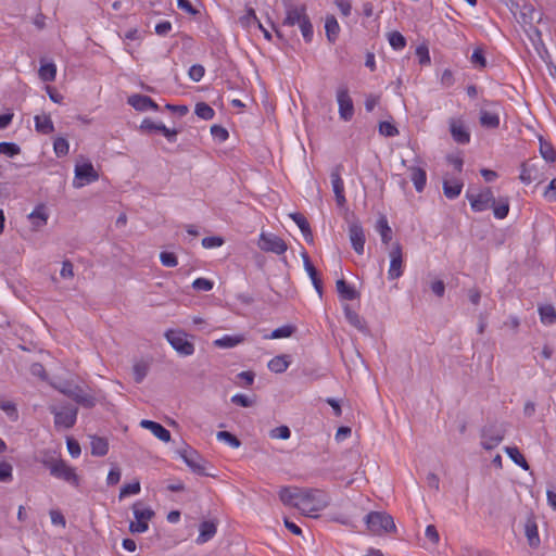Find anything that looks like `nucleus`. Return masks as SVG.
Returning <instances> with one entry per match:
<instances>
[{
    "instance_id": "22",
    "label": "nucleus",
    "mask_w": 556,
    "mask_h": 556,
    "mask_svg": "<svg viewBox=\"0 0 556 556\" xmlns=\"http://www.w3.org/2000/svg\"><path fill=\"white\" fill-rule=\"evenodd\" d=\"M308 17L305 13V7H295L289 5L287 9V15L283 20V25L293 26L295 24H301L302 20Z\"/></svg>"
},
{
    "instance_id": "56",
    "label": "nucleus",
    "mask_w": 556,
    "mask_h": 556,
    "mask_svg": "<svg viewBox=\"0 0 556 556\" xmlns=\"http://www.w3.org/2000/svg\"><path fill=\"white\" fill-rule=\"evenodd\" d=\"M163 124L154 123L150 118H144L140 125V130L143 132L161 131Z\"/></svg>"
},
{
    "instance_id": "3",
    "label": "nucleus",
    "mask_w": 556,
    "mask_h": 556,
    "mask_svg": "<svg viewBox=\"0 0 556 556\" xmlns=\"http://www.w3.org/2000/svg\"><path fill=\"white\" fill-rule=\"evenodd\" d=\"M365 522L375 534L393 532L396 529L393 517L384 511H370L366 515Z\"/></svg>"
},
{
    "instance_id": "59",
    "label": "nucleus",
    "mask_w": 556,
    "mask_h": 556,
    "mask_svg": "<svg viewBox=\"0 0 556 556\" xmlns=\"http://www.w3.org/2000/svg\"><path fill=\"white\" fill-rule=\"evenodd\" d=\"M192 288L198 291H210L213 289V281L206 278H197L192 282Z\"/></svg>"
},
{
    "instance_id": "55",
    "label": "nucleus",
    "mask_w": 556,
    "mask_h": 556,
    "mask_svg": "<svg viewBox=\"0 0 556 556\" xmlns=\"http://www.w3.org/2000/svg\"><path fill=\"white\" fill-rule=\"evenodd\" d=\"M379 132L386 137H394L399 134V130L390 122H380Z\"/></svg>"
},
{
    "instance_id": "28",
    "label": "nucleus",
    "mask_w": 556,
    "mask_h": 556,
    "mask_svg": "<svg viewBox=\"0 0 556 556\" xmlns=\"http://www.w3.org/2000/svg\"><path fill=\"white\" fill-rule=\"evenodd\" d=\"M325 30L328 41L331 43L336 42L340 31V26L334 15H328L326 17Z\"/></svg>"
},
{
    "instance_id": "4",
    "label": "nucleus",
    "mask_w": 556,
    "mask_h": 556,
    "mask_svg": "<svg viewBox=\"0 0 556 556\" xmlns=\"http://www.w3.org/2000/svg\"><path fill=\"white\" fill-rule=\"evenodd\" d=\"M505 432L504 425L490 424L484 426L481 430L482 447L488 451L495 448L503 441Z\"/></svg>"
},
{
    "instance_id": "1",
    "label": "nucleus",
    "mask_w": 556,
    "mask_h": 556,
    "mask_svg": "<svg viewBox=\"0 0 556 556\" xmlns=\"http://www.w3.org/2000/svg\"><path fill=\"white\" fill-rule=\"evenodd\" d=\"M41 464L49 469L50 475L56 479H61L73 486H79V477L77 476L75 468L68 466L62 458H55L51 454H47Z\"/></svg>"
},
{
    "instance_id": "58",
    "label": "nucleus",
    "mask_w": 556,
    "mask_h": 556,
    "mask_svg": "<svg viewBox=\"0 0 556 556\" xmlns=\"http://www.w3.org/2000/svg\"><path fill=\"white\" fill-rule=\"evenodd\" d=\"M211 134L215 139H217L220 142L227 140L229 136L228 130L220 125H213L211 127Z\"/></svg>"
},
{
    "instance_id": "27",
    "label": "nucleus",
    "mask_w": 556,
    "mask_h": 556,
    "mask_svg": "<svg viewBox=\"0 0 556 556\" xmlns=\"http://www.w3.org/2000/svg\"><path fill=\"white\" fill-rule=\"evenodd\" d=\"M290 217L301 229V231L304 236V239L307 242L312 243L313 235H312V230H311L307 219L301 213H291Z\"/></svg>"
},
{
    "instance_id": "21",
    "label": "nucleus",
    "mask_w": 556,
    "mask_h": 556,
    "mask_svg": "<svg viewBox=\"0 0 556 556\" xmlns=\"http://www.w3.org/2000/svg\"><path fill=\"white\" fill-rule=\"evenodd\" d=\"M217 532V523L213 520H205L199 526V535L195 540L198 544L208 542Z\"/></svg>"
},
{
    "instance_id": "17",
    "label": "nucleus",
    "mask_w": 556,
    "mask_h": 556,
    "mask_svg": "<svg viewBox=\"0 0 556 556\" xmlns=\"http://www.w3.org/2000/svg\"><path fill=\"white\" fill-rule=\"evenodd\" d=\"M128 104L131 105L137 111H147V110H159V105L153 101L152 98L144 94H132L128 98Z\"/></svg>"
},
{
    "instance_id": "8",
    "label": "nucleus",
    "mask_w": 556,
    "mask_h": 556,
    "mask_svg": "<svg viewBox=\"0 0 556 556\" xmlns=\"http://www.w3.org/2000/svg\"><path fill=\"white\" fill-rule=\"evenodd\" d=\"M466 198L475 212H483L495 204V198L491 188H484L480 193L473 194L467 191Z\"/></svg>"
},
{
    "instance_id": "18",
    "label": "nucleus",
    "mask_w": 556,
    "mask_h": 556,
    "mask_svg": "<svg viewBox=\"0 0 556 556\" xmlns=\"http://www.w3.org/2000/svg\"><path fill=\"white\" fill-rule=\"evenodd\" d=\"M302 258H303V265H304L305 271L309 276V278L312 280V283H313L315 290L317 291L318 295L321 296V294H323V282H321V279L319 277V274H318L317 269L315 268V266L311 262V258H309V256L307 255L306 252L302 253Z\"/></svg>"
},
{
    "instance_id": "40",
    "label": "nucleus",
    "mask_w": 556,
    "mask_h": 556,
    "mask_svg": "<svg viewBox=\"0 0 556 556\" xmlns=\"http://www.w3.org/2000/svg\"><path fill=\"white\" fill-rule=\"evenodd\" d=\"M480 124L486 128H497L500 125V117L495 113L489 111H481Z\"/></svg>"
},
{
    "instance_id": "54",
    "label": "nucleus",
    "mask_w": 556,
    "mask_h": 556,
    "mask_svg": "<svg viewBox=\"0 0 556 556\" xmlns=\"http://www.w3.org/2000/svg\"><path fill=\"white\" fill-rule=\"evenodd\" d=\"M299 26L304 40L309 42L313 38V25L309 21V17L302 20V23Z\"/></svg>"
},
{
    "instance_id": "63",
    "label": "nucleus",
    "mask_w": 556,
    "mask_h": 556,
    "mask_svg": "<svg viewBox=\"0 0 556 556\" xmlns=\"http://www.w3.org/2000/svg\"><path fill=\"white\" fill-rule=\"evenodd\" d=\"M161 263L166 267H175L177 265V257L172 252H162L160 254Z\"/></svg>"
},
{
    "instance_id": "10",
    "label": "nucleus",
    "mask_w": 556,
    "mask_h": 556,
    "mask_svg": "<svg viewBox=\"0 0 556 556\" xmlns=\"http://www.w3.org/2000/svg\"><path fill=\"white\" fill-rule=\"evenodd\" d=\"M390 267L388 270V278L394 280L403 275V251L400 242H394L391 247L390 253Z\"/></svg>"
},
{
    "instance_id": "19",
    "label": "nucleus",
    "mask_w": 556,
    "mask_h": 556,
    "mask_svg": "<svg viewBox=\"0 0 556 556\" xmlns=\"http://www.w3.org/2000/svg\"><path fill=\"white\" fill-rule=\"evenodd\" d=\"M450 131L455 142L466 144L470 141V134L460 121H450Z\"/></svg>"
},
{
    "instance_id": "35",
    "label": "nucleus",
    "mask_w": 556,
    "mask_h": 556,
    "mask_svg": "<svg viewBox=\"0 0 556 556\" xmlns=\"http://www.w3.org/2000/svg\"><path fill=\"white\" fill-rule=\"evenodd\" d=\"M505 453L508 457L518 466H520L523 470H529L530 466L523 455L520 453L518 447L516 446H506L504 448Z\"/></svg>"
},
{
    "instance_id": "46",
    "label": "nucleus",
    "mask_w": 556,
    "mask_h": 556,
    "mask_svg": "<svg viewBox=\"0 0 556 556\" xmlns=\"http://www.w3.org/2000/svg\"><path fill=\"white\" fill-rule=\"evenodd\" d=\"M296 328L291 325H285L282 327L276 328L271 331L270 336L268 338L270 339H281V338H289L295 332Z\"/></svg>"
},
{
    "instance_id": "62",
    "label": "nucleus",
    "mask_w": 556,
    "mask_h": 556,
    "mask_svg": "<svg viewBox=\"0 0 556 556\" xmlns=\"http://www.w3.org/2000/svg\"><path fill=\"white\" fill-rule=\"evenodd\" d=\"M224 243V239L222 237L213 236L205 237L202 239V245L205 249H213L220 247Z\"/></svg>"
},
{
    "instance_id": "57",
    "label": "nucleus",
    "mask_w": 556,
    "mask_h": 556,
    "mask_svg": "<svg viewBox=\"0 0 556 556\" xmlns=\"http://www.w3.org/2000/svg\"><path fill=\"white\" fill-rule=\"evenodd\" d=\"M239 22L243 27H250L252 24L257 25L260 23L253 9H250L245 15L241 16Z\"/></svg>"
},
{
    "instance_id": "25",
    "label": "nucleus",
    "mask_w": 556,
    "mask_h": 556,
    "mask_svg": "<svg viewBox=\"0 0 556 556\" xmlns=\"http://www.w3.org/2000/svg\"><path fill=\"white\" fill-rule=\"evenodd\" d=\"M290 365V356L289 355H278L271 358L267 367L270 371L275 374H282L285 372Z\"/></svg>"
},
{
    "instance_id": "14",
    "label": "nucleus",
    "mask_w": 556,
    "mask_h": 556,
    "mask_svg": "<svg viewBox=\"0 0 556 556\" xmlns=\"http://www.w3.org/2000/svg\"><path fill=\"white\" fill-rule=\"evenodd\" d=\"M349 238H350L353 250L359 255L363 254L366 238H365L364 229H363L362 225L359 224V222L356 220V222L350 223Z\"/></svg>"
},
{
    "instance_id": "23",
    "label": "nucleus",
    "mask_w": 556,
    "mask_h": 556,
    "mask_svg": "<svg viewBox=\"0 0 556 556\" xmlns=\"http://www.w3.org/2000/svg\"><path fill=\"white\" fill-rule=\"evenodd\" d=\"M344 315L351 326L355 327L357 330L364 333L368 332V328L363 317L353 311L350 305L344 306Z\"/></svg>"
},
{
    "instance_id": "50",
    "label": "nucleus",
    "mask_w": 556,
    "mask_h": 556,
    "mask_svg": "<svg viewBox=\"0 0 556 556\" xmlns=\"http://www.w3.org/2000/svg\"><path fill=\"white\" fill-rule=\"evenodd\" d=\"M216 437L218 440L228 443L231 447L238 448L241 445L240 440L229 431H218Z\"/></svg>"
},
{
    "instance_id": "26",
    "label": "nucleus",
    "mask_w": 556,
    "mask_h": 556,
    "mask_svg": "<svg viewBox=\"0 0 556 556\" xmlns=\"http://www.w3.org/2000/svg\"><path fill=\"white\" fill-rule=\"evenodd\" d=\"M462 189L463 182L460 180L444 179L443 181V193L450 200L456 199L460 194Z\"/></svg>"
},
{
    "instance_id": "36",
    "label": "nucleus",
    "mask_w": 556,
    "mask_h": 556,
    "mask_svg": "<svg viewBox=\"0 0 556 556\" xmlns=\"http://www.w3.org/2000/svg\"><path fill=\"white\" fill-rule=\"evenodd\" d=\"M244 341V337L239 336H224L220 339L214 341V345L220 349H231L236 345L242 343Z\"/></svg>"
},
{
    "instance_id": "30",
    "label": "nucleus",
    "mask_w": 556,
    "mask_h": 556,
    "mask_svg": "<svg viewBox=\"0 0 556 556\" xmlns=\"http://www.w3.org/2000/svg\"><path fill=\"white\" fill-rule=\"evenodd\" d=\"M410 179L415 186L417 192H421L425 189L427 182V174L425 169L420 167H410Z\"/></svg>"
},
{
    "instance_id": "15",
    "label": "nucleus",
    "mask_w": 556,
    "mask_h": 556,
    "mask_svg": "<svg viewBox=\"0 0 556 556\" xmlns=\"http://www.w3.org/2000/svg\"><path fill=\"white\" fill-rule=\"evenodd\" d=\"M342 168H343V166L341 164H339L332 169V172L330 174L332 190H333V193L336 197V202H337L338 206H343L346 202V199L344 195V184L341 178Z\"/></svg>"
},
{
    "instance_id": "29",
    "label": "nucleus",
    "mask_w": 556,
    "mask_h": 556,
    "mask_svg": "<svg viewBox=\"0 0 556 556\" xmlns=\"http://www.w3.org/2000/svg\"><path fill=\"white\" fill-rule=\"evenodd\" d=\"M520 176L519 179L526 184L529 185L531 181L535 180L538 178L536 176V166L535 164L531 163L530 161L523 162L520 166Z\"/></svg>"
},
{
    "instance_id": "32",
    "label": "nucleus",
    "mask_w": 556,
    "mask_h": 556,
    "mask_svg": "<svg viewBox=\"0 0 556 556\" xmlns=\"http://www.w3.org/2000/svg\"><path fill=\"white\" fill-rule=\"evenodd\" d=\"M35 128L42 135H49L54 131V126L49 115H36Z\"/></svg>"
},
{
    "instance_id": "41",
    "label": "nucleus",
    "mask_w": 556,
    "mask_h": 556,
    "mask_svg": "<svg viewBox=\"0 0 556 556\" xmlns=\"http://www.w3.org/2000/svg\"><path fill=\"white\" fill-rule=\"evenodd\" d=\"M56 67L53 63L42 64L39 68V77L45 83H50L55 79Z\"/></svg>"
},
{
    "instance_id": "44",
    "label": "nucleus",
    "mask_w": 556,
    "mask_h": 556,
    "mask_svg": "<svg viewBox=\"0 0 556 556\" xmlns=\"http://www.w3.org/2000/svg\"><path fill=\"white\" fill-rule=\"evenodd\" d=\"M194 112L197 116L205 121L212 119L215 115L214 110L204 102L197 103Z\"/></svg>"
},
{
    "instance_id": "51",
    "label": "nucleus",
    "mask_w": 556,
    "mask_h": 556,
    "mask_svg": "<svg viewBox=\"0 0 556 556\" xmlns=\"http://www.w3.org/2000/svg\"><path fill=\"white\" fill-rule=\"evenodd\" d=\"M521 15L523 16V20L529 18V23H532L534 21L540 22L541 21V14L538 13L534 8L531 4H525L521 10Z\"/></svg>"
},
{
    "instance_id": "45",
    "label": "nucleus",
    "mask_w": 556,
    "mask_h": 556,
    "mask_svg": "<svg viewBox=\"0 0 556 556\" xmlns=\"http://www.w3.org/2000/svg\"><path fill=\"white\" fill-rule=\"evenodd\" d=\"M29 219H38V222H34V225L36 227H40L47 223L48 215L46 213L45 206L39 205L37 206L29 215Z\"/></svg>"
},
{
    "instance_id": "64",
    "label": "nucleus",
    "mask_w": 556,
    "mask_h": 556,
    "mask_svg": "<svg viewBox=\"0 0 556 556\" xmlns=\"http://www.w3.org/2000/svg\"><path fill=\"white\" fill-rule=\"evenodd\" d=\"M471 62L479 67H485L486 66V60L483 53V50L480 48L475 49L472 55H471Z\"/></svg>"
},
{
    "instance_id": "37",
    "label": "nucleus",
    "mask_w": 556,
    "mask_h": 556,
    "mask_svg": "<svg viewBox=\"0 0 556 556\" xmlns=\"http://www.w3.org/2000/svg\"><path fill=\"white\" fill-rule=\"evenodd\" d=\"M540 319L544 325H553L556 321V311L551 304L539 307Z\"/></svg>"
},
{
    "instance_id": "38",
    "label": "nucleus",
    "mask_w": 556,
    "mask_h": 556,
    "mask_svg": "<svg viewBox=\"0 0 556 556\" xmlns=\"http://www.w3.org/2000/svg\"><path fill=\"white\" fill-rule=\"evenodd\" d=\"M132 513L136 520L146 522L151 520L155 515L150 507L141 508L140 502H137L132 505Z\"/></svg>"
},
{
    "instance_id": "13",
    "label": "nucleus",
    "mask_w": 556,
    "mask_h": 556,
    "mask_svg": "<svg viewBox=\"0 0 556 556\" xmlns=\"http://www.w3.org/2000/svg\"><path fill=\"white\" fill-rule=\"evenodd\" d=\"M75 179L79 180L77 184L74 182L75 187H83L87 184L97 181L99 179V174L94 169L92 163L87 161L81 164H76Z\"/></svg>"
},
{
    "instance_id": "52",
    "label": "nucleus",
    "mask_w": 556,
    "mask_h": 556,
    "mask_svg": "<svg viewBox=\"0 0 556 556\" xmlns=\"http://www.w3.org/2000/svg\"><path fill=\"white\" fill-rule=\"evenodd\" d=\"M140 492V482L135 481L132 483H127L122 486L119 491V498H124L128 495L138 494Z\"/></svg>"
},
{
    "instance_id": "48",
    "label": "nucleus",
    "mask_w": 556,
    "mask_h": 556,
    "mask_svg": "<svg viewBox=\"0 0 556 556\" xmlns=\"http://www.w3.org/2000/svg\"><path fill=\"white\" fill-rule=\"evenodd\" d=\"M0 153L13 157L21 153V148L14 142L2 141L0 142Z\"/></svg>"
},
{
    "instance_id": "34",
    "label": "nucleus",
    "mask_w": 556,
    "mask_h": 556,
    "mask_svg": "<svg viewBox=\"0 0 556 556\" xmlns=\"http://www.w3.org/2000/svg\"><path fill=\"white\" fill-rule=\"evenodd\" d=\"M91 454L93 456H104L109 452V443L106 439L93 435L91 437Z\"/></svg>"
},
{
    "instance_id": "33",
    "label": "nucleus",
    "mask_w": 556,
    "mask_h": 556,
    "mask_svg": "<svg viewBox=\"0 0 556 556\" xmlns=\"http://www.w3.org/2000/svg\"><path fill=\"white\" fill-rule=\"evenodd\" d=\"M376 229L380 233L383 244H388L392 240V229L389 226L388 219L384 215H381L378 218Z\"/></svg>"
},
{
    "instance_id": "6",
    "label": "nucleus",
    "mask_w": 556,
    "mask_h": 556,
    "mask_svg": "<svg viewBox=\"0 0 556 556\" xmlns=\"http://www.w3.org/2000/svg\"><path fill=\"white\" fill-rule=\"evenodd\" d=\"M165 338L172 348L184 356L192 355L194 352V345L187 340V336L182 331L168 330L165 333Z\"/></svg>"
},
{
    "instance_id": "2",
    "label": "nucleus",
    "mask_w": 556,
    "mask_h": 556,
    "mask_svg": "<svg viewBox=\"0 0 556 556\" xmlns=\"http://www.w3.org/2000/svg\"><path fill=\"white\" fill-rule=\"evenodd\" d=\"M330 503L328 494L321 490L303 489L301 511L306 516L326 508Z\"/></svg>"
},
{
    "instance_id": "12",
    "label": "nucleus",
    "mask_w": 556,
    "mask_h": 556,
    "mask_svg": "<svg viewBox=\"0 0 556 556\" xmlns=\"http://www.w3.org/2000/svg\"><path fill=\"white\" fill-rule=\"evenodd\" d=\"M337 101L339 105L340 117L345 122L351 121L354 115V105L346 86H341L338 88Z\"/></svg>"
},
{
    "instance_id": "7",
    "label": "nucleus",
    "mask_w": 556,
    "mask_h": 556,
    "mask_svg": "<svg viewBox=\"0 0 556 556\" xmlns=\"http://www.w3.org/2000/svg\"><path fill=\"white\" fill-rule=\"evenodd\" d=\"M51 414L54 415L55 428H72L77 419L78 408L72 405L62 407L58 410L54 406L50 407Z\"/></svg>"
},
{
    "instance_id": "5",
    "label": "nucleus",
    "mask_w": 556,
    "mask_h": 556,
    "mask_svg": "<svg viewBox=\"0 0 556 556\" xmlns=\"http://www.w3.org/2000/svg\"><path fill=\"white\" fill-rule=\"evenodd\" d=\"M177 453L194 473L199 476L215 477V475L205 470L203 458L192 447L186 446L182 450H178Z\"/></svg>"
},
{
    "instance_id": "31",
    "label": "nucleus",
    "mask_w": 556,
    "mask_h": 556,
    "mask_svg": "<svg viewBox=\"0 0 556 556\" xmlns=\"http://www.w3.org/2000/svg\"><path fill=\"white\" fill-rule=\"evenodd\" d=\"M526 536L531 547L536 548L540 545L538 526L534 520L528 519L525 527Z\"/></svg>"
},
{
    "instance_id": "16",
    "label": "nucleus",
    "mask_w": 556,
    "mask_h": 556,
    "mask_svg": "<svg viewBox=\"0 0 556 556\" xmlns=\"http://www.w3.org/2000/svg\"><path fill=\"white\" fill-rule=\"evenodd\" d=\"M303 489L283 486L279 491V498L283 505L295 507L301 510Z\"/></svg>"
},
{
    "instance_id": "11",
    "label": "nucleus",
    "mask_w": 556,
    "mask_h": 556,
    "mask_svg": "<svg viewBox=\"0 0 556 556\" xmlns=\"http://www.w3.org/2000/svg\"><path fill=\"white\" fill-rule=\"evenodd\" d=\"M60 391L85 408H91L96 405V399L86 393L79 386H66L61 388Z\"/></svg>"
},
{
    "instance_id": "49",
    "label": "nucleus",
    "mask_w": 556,
    "mask_h": 556,
    "mask_svg": "<svg viewBox=\"0 0 556 556\" xmlns=\"http://www.w3.org/2000/svg\"><path fill=\"white\" fill-rule=\"evenodd\" d=\"M53 149L59 157L65 156L70 150L68 141L63 137H58L53 142Z\"/></svg>"
},
{
    "instance_id": "43",
    "label": "nucleus",
    "mask_w": 556,
    "mask_h": 556,
    "mask_svg": "<svg viewBox=\"0 0 556 556\" xmlns=\"http://www.w3.org/2000/svg\"><path fill=\"white\" fill-rule=\"evenodd\" d=\"M388 39H389L390 46L394 50H402L406 46L405 37L401 33H399L396 30L389 33L388 34Z\"/></svg>"
},
{
    "instance_id": "24",
    "label": "nucleus",
    "mask_w": 556,
    "mask_h": 556,
    "mask_svg": "<svg viewBox=\"0 0 556 556\" xmlns=\"http://www.w3.org/2000/svg\"><path fill=\"white\" fill-rule=\"evenodd\" d=\"M337 291L341 299L353 301L359 296V293L350 286L344 279H339L336 282Z\"/></svg>"
},
{
    "instance_id": "60",
    "label": "nucleus",
    "mask_w": 556,
    "mask_h": 556,
    "mask_svg": "<svg viewBox=\"0 0 556 556\" xmlns=\"http://www.w3.org/2000/svg\"><path fill=\"white\" fill-rule=\"evenodd\" d=\"M205 70L200 64H194L189 68L188 75L191 80L200 81L204 76Z\"/></svg>"
},
{
    "instance_id": "53",
    "label": "nucleus",
    "mask_w": 556,
    "mask_h": 556,
    "mask_svg": "<svg viewBox=\"0 0 556 556\" xmlns=\"http://www.w3.org/2000/svg\"><path fill=\"white\" fill-rule=\"evenodd\" d=\"M0 408L12 419L16 420L18 418V413L16 406L13 402L10 401H0Z\"/></svg>"
},
{
    "instance_id": "9",
    "label": "nucleus",
    "mask_w": 556,
    "mask_h": 556,
    "mask_svg": "<svg viewBox=\"0 0 556 556\" xmlns=\"http://www.w3.org/2000/svg\"><path fill=\"white\" fill-rule=\"evenodd\" d=\"M258 247L265 252H271L278 255L283 254L288 249L287 243L280 237L265 232H262L260 236Z\"/></svg>"
},
{
    "instance_id": "61",
    "label": "nucleus",
    "mask_w": 556,
    "mask_h": 556,
    "mask_svg": "<svg viewBox=\"0 0 556 556\" xmlns=\"http://www.w3.org/2000/svg\"><path fill=\"white\" fill-rule=\"evenodd\" d=\"M291 435V431L287 426H279L270 431V437L275 439L287 440Z\"/></svg>"
},
{
    "instance_id": "42",
    "label": "nucleus",
    "mask_w": 556,
    "mask_h": 556,
    "mask_svg": "<svg viewBox=\"0 0 556 556\" xmlns=\"http://www.w3.org/2000/svg\"><path fill=\"white\" fill-rule=\"evenodd\" d=\"M132 372L135 381L137 383L142 382L149 372V364L143 361L136 363L132 366Z\"/></svg>"
},
{
    "instance_id": "39",
    "label": "nucleus",
    "mask_w": 556,
    "mask_h": 556,
    "mask_svg": "<svg viewBox=\"0 0 556 556\" xmlns=\"http://www.w3.org/2000/svg\"><path fill=\"white\" fill-rule=\"evenodd\" d=\"M493 214L496 218L503 219L508 215L509 212V201L508 198H500L497 201L495 200V204L492 205Z\"/></svg>"
},
{
    "instance_id": "20",
    "label": "nucleus",
    "mask_w": 556,
    "mask_h": 556,
    "mask_svg": "<svg viewBox=\"0 0 556 556\" xmlns=\"http://www.w3.org/2000/svg\"><path fill=\"white\" fill-rule=\"evenodd\" d=\"M140 426L143 429L150 430L159 440H161L163 442L170 441V438H172L170 432L165 427H163L161 424L153 421V420L142 419L140 421Z\"/></svg>"
},
{
    "instance_id": "47",
    "label": "nucleus",
    "mask_w": 556,
    "mask_h": 556,
    "mask_svg": "<svg viewBox=\"0 0 556 556\" xmlns=\"http://www.w3.org/2000/svg\"><path fill=\"white\" fill-rule=\"evenodd\" d=\"M540 153L546 162L553 163L556 161V152L554 148L542 139L540 143Z\"/></svg>"
}]
</instances>
